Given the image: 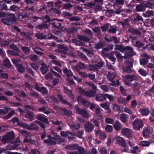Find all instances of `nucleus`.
Wrapping results in <instances>:
<instances>
[{
  "label": "nucleus",
  "instance_id": "obj_17",
  "mask_svg": "<svg viewBox=\"0 0 154 154\" xmlns=\"http://www.w3.org/2000/svg\"><path fill=\"white\" fill-rule=\"evenodd\" d=\"M87 68V67L85 66L83 63H79L77 66L74 67V69L77 71H79L80 69H84Z\"/></svg>",
  "mask_w": 154,
  "mask_h": 154
},
{
  "label": "nucleus",
  "instance_id": "obj_24",
  "mask_svg": "<svg viewBox=\"0 0 154 154\" xmlns=\"http://www.w3.org/2000/svg\"><path fill=\"white\" fill-rule=\"evenodd\" d=\"M119 116L121 120L123 122L125 123L126 122L127 117L126 114L122 113Z\"/></svg>",
  "mask_w": 154,
  "mask_h": 154
},
{
  "label": "nucleus",
  "instance_id": "obj_39",
  "mask_svg": "<svg viewBox=\"0 0 154 154\" xmlns=\"http://www.w3.org/2000/svg\"><path fill=\"white\" fill-rule=\"evenodd\" d=\"M115 77V75L113 73H109V74L107 76V79L110 81H112Z\"/></svg>",
  "mask_w": 154,
  "mask_h": 154
},
{
  "label": "nucleus",
  "instance_id": "obj_14",
  "mask_svg": "<svg viewBox=\"0 0 154 154\" xmlns=\"http://www.w3.org/2000/svg\"><path fill=\"white\" fill-rule=\"evenodd\" d=\"M20 125L22 126V127L29 130L36 129L37 128V127L36 125L34 124H31L30 126H29L28 124H21Z\"/></svg>",
  "mask_w": 154,
  "mask_h": 154
},
{
  "label": "nucleus",
  "instance_id": "obj_55",
  "mask_svg": "<svg viewBox=\"0 0 154 154\" xmlns=\"http://www.w3.org/2000/svg\"><path fill=\"white\" fill-rule=\"evenodd\" d=\"M31 67L34 69H38V66L34 63H31L30 64Z\"/></svg>",
  "mask_w": 154,
  "mask_h": 154
},
{
  "label": "nucleus",
  "instance_id": "obj_61",
  "mask_svg": "<svg viewBox=\"0 0 154 154\" xmlns=\"http://www.w3.org/2000/svg\"><path fill=\"white\" fill-rule=\"evenodd\" d=\"M78 146L77 145H75L68 146V148L70 149L73 150L76 149L78 148Z\"/></svg>",
  "mask_w": 154,
  "mask_h": 154
},
{
  "label": "nucleus",
  "instance_id": "obj_33",
  "mask_svg": "<svg viewBox=\"0 0 154 154\" xmlns=\"http://www.w3.org/2000/svg\"><path fill=\"white\" fill-rule=\"evenodd\" d=\"M150 144V142L147 141H142L140 143V145L143 146H148Z\"/></svg>",
  "mask_w": 154,
  "mask_h": 154
},
{
  "label": "nucleus",
  "instance_id": "obj_51",
  "mask_svg": "<svg viewBox=\"0 0 154 154\" xmlns=\"http://www.w3.org/2000/svg\"><path fill=\"white\" fill-rule=\"evenodd\" d=\"M22 49L23 51L26 54H29V53L30 50L27 47H22Z\"/></svg>",
  "mask_w": 154,
  "mask_h": 154
},
{
  "label": "nucleus",
  "instance_id": "obj_32",
  "mask_svg": "<svg viewBox=\"0 0 154 154\" xmlns=\"http://www.w3.org/2000/svg\"><path fill=\"white\" fill-rule=\"evenodd\" d=\"M78 37L79 39L85 41L87 42H88L89 41V38L87 37L81 35H78Z\"/></svg>",
  "mask_w": 154,
  "mask_h": 154
},
{
  "label": "nucleus",
  "instance_id": "obj_47",
  "mask_svg": "<svg viewBox=\"0 0 154 154\" xmlns=\"http://www.w3.org/2000/svg\"><path fill=\"white\" fill-rule=\"evenodd\" d=\"M57 97H58L60 99V100L62 101L63 103H66V104H68L69 103H68L67 101L66 100H65L63 99L62 98L60 94H58L57 95Z\"/></svg>",
  "mask_w": 154,
  "mask_h": 154
},
{
  "label": "nucleus",
  "instance_id": "obj_49",
  "mask_svg": "<svg viewBox=\"0 0 154 154\" xmlns=\"http://www.w3.org/2000/svg\"><path fill=\"white\" fill-rule=\"evenodd\" d=\"M89 68L91 70H94L97 69V68L95 65H89Z\"/></svg>",
  "mask_w": 154,
  "mask_h": 154
},
{
  "label": "nucleus",
  "instance_id": "obj_19",
  "mask_svg": "<svg viewBox=\"0 0 154 154\" xmlns=\"http://www.w3.org/2000/svg\"><path fill=\"white\" fill-rule=\"evenodd\" d=\"M42 67L41 68V71L43 74H45L48 71V67L47 65L44 63H42L41 64Z\"/></svg>",
  "mask_w": 154,
  "mask_h": 154
},
{
  "label": "nucleus",
  "instance_id": "obj_28",
  "mask_svg": "<svg viewBox=\"0 0 154 154\" xmlns=\"http://www.w3.org/2000/svg\"><path fill=\"white\" fill-rule=\"evenodd\" d=\"M136 9L138 11H143L145 10V6L142 5H139L136 7Z\"/></svg>",
  "mask_w": 154,
  "mask_h": 154
},
{
  "label": "nucleus",
  "instance_id": "obj_63",
  "mask_svg": "<svg viewBox=\"0 0 154 154\" xmlns=\"http://www.w3.org/2000/svg\"><path fill=\"white\" fill-rule=\"evenodd\" d=\"M116 3L118 5H123L124 4L123 0H116Z\"/></svg>",
  "mask_w": 154,
  "mask_h": 154
},
{
  "label": "nucleus",
  "instance_id": "obj_43",
  "mask_svg": "<svg viewBox=\"0 0 154 154\" xmlns=\"http://www.w3.org/2000/svg\"><path fill=\"white\" fill-rule=\"evenodd\" d=\"M14 110L11 111V112L7 116H5L4 117V119H8L10 118L13 115V114L14 113Z\"/></svg>",
  "mask_w": 154,
  "mask_h": 154
},
{
  "label": "nucleus",
  "instance_id": "obj_37",
  "mask_svg": "<svg viewBox=\"0 0 154 154\" xmlns=\"http://www.w3.org/2000/svg\"><path fill=\"white\" fill-rule=\"evenodd\" d=\"M138 147L137 146H135L131 148V153L134 154L137 152L138 151Z\"/></svg>",
  "mask_w": 154,
  "mask_h": 154
},
{
  "label": "nucleus",
  "instance_id": "obj_38",
  "mask_svg": "<svg viewBox=\"0 0 154 154\" xmlns=\"http://www.w3.org/2000/svg\"><path fill=\"white\" fill-rule=\"evenodd\" d=\"M144 41L148 43H149L150 41L154 42V37L151 36L150 37H147L145 38Z\"/></svg>",
  "mask_w": 154,
  "mask_h": 154
},
{
  "label": "nucleus",
  "instance_id": "obj_29",
  "mask_svg": "<svg viewBox=\"0 0 154 154\" xmlns=\"http://www.w3.org/2000/svg\"><path fill=\"white\" fill-rule=\"evenodd\" d=\"M100 106L103 108L108 110V111L107 112L109 111V104L108 103H104L101 104Z\"/></svg>",
  "mask_w": 154,
  "mask_h": 154
},
{
  "label": "nucleus",
  "instance_id": "obj_45",
  "mask_svg": "<svg viewBox=\"0 0 154 154\" xmlns=\"http://www.w3.org/2000/svg\"><path fill=\"white\" fill-rule=\"evenodd\" d=\"M105 100L106 98L108 99L109 100L112 101L113 99V97L111 95H109L108 94H105Z\"/></svg>",
  "mask_w": 154,
  "mask_h": 154
},
{
  "label": "nucleus",
  "instance_id": "obj_15",
  "mask_svg": "<svg viewBox=\"0 0 154 154\" xmlns=\"http://www.w3.org/2000/svg\"><path fill=\"white\" fill-rule=\"evenodd\" d=\"M77 100L79 103H83L85 107L88 106L89 105V102L82 99L81 97H78L77 98Z\"/></svg>",
  "mask_w": 154,
  "mask_h": 154
},
{
  "label": "nucleus",
  "instance_id": "obj_48",
  "mask_svg": "<svg viewBox=\"0 0 154 154\" xmlns=\"http://www.w3.org/2000/svg\"><path fill=\"white\" fill-rule=\"evenodd\" d=\"M45 78L46 79H52L53 78V76L51 73L49 72L45 75Z\"/></svg>",
  "mask_w": 154,
  "mask_h": 154
},
{
  "label": "nucleus",
  "instance_id": "obj_57",
  "mask_svg": "<svg viewBox=\"0 0 154 154\" xmlns=\"http://www.w3.org/2000/svg\"><path fill=\"white\" fill-rule=\"evenodd\" d=\"M10 47L11 49H13L14 51H17V52H18V49L16 45L14 44L11 45H10Z\"/></svg>",
  "mask_w": 154,
  "mask_h": 154
},
{
  "label": "nucleus",
  "instance_id": "obj_56",
  "mask_svg": "<svg viewBox=\"0 0 154 154\" xmlns=\"http://www.w3.org/2000/svg\"><path fill=\"white\" fill-rule=\"evenodd\" d=\"M125 112L128 113L130 115H131L133 113L132 111L130 109L127 108H125L124 109Z\"/></svg>",
  "mask_w": 154,
  "mask_h": 154
},
{
  "label": "nucleus",
  "instance_id": "obj_8",
  "mask_svg": "<svg viewBox=\"0 0 154 154\" xmlns=\"http://www.w3.org/2000/svg\"><path fill=\"white\" fill-rule=\"evenodd\" d=\"M61 135L63 137H66L67 136L69 139H72L74 138V136H75L76 134L75 132H73V133H71L69 132L62 131L60 133Z\"/></svg>",
  "mask_w": 154,
  "mask_h": 154
},
{
  "label": "nucleus",
  "instance_id": "obj_5",
  "mask_svg": "<svg viewBox=\"0 0 154 154\" xmlns=\"http://www.w3.org/2000/svg\"><path fill=\"white\" fill-rule=\"evenodd\" d=\"M79 91L81 94L89 97L93 96L96 93L95 91L94 90H91L90 92L85 91L81 88H79Z\"/></svg>",
  "mask_w": 154,
  "mask_h": 154
},
{
  "label": "nucleus",
  "instance_id": "obj_1",
  "mask_svg": "<svg viewBox=\"0 0 154 154\" xmlns=\"http://www.w3.org/2000/svg\"><path fill=\"white\" fill-rule=\"evenodd\" d=\"M115 50L117 49L121 52H125V56H122L120 53L116 50L115 51L116 56L118 59H123L127 58L129 57L132 56L134 55L133 53L132 48L129 46H127L125 48H124L121 45H117L115 46Z\"/></svg>",
  "mask_w": 154,
  "mask_h": 154
},
{
  "label": "nucleus",
  "instance_id": "obj_16",
  "mask_svg": "<svg viewBox=\"0 0 154 154\" xmlns=\"http://www.w3.org/2000/svg\"><path fill=\"white\" fill-rule=\"evenodd\" d=\"M85 128L86 130L88 132L92 131L94 128V126L90 123L88 122L85 126Z\"/></svg>",
  "mask_w": 154,
  "mask_h": 154
},
{
  "label": "nucleus",
  "instance_id": "obj_30",
  "mask_svg": "<svg viewBox=\"0 0 154 154\" xmlns=\"http://www.w3.org/2000/svg\"><path fill=\"white\" fill-rule=\"evenodd\" d=\"M117 100L119 103H122L125 105H127L128 103V102H126L125 100L123 98H119Z\"/></svg>",
  "mask_w": 154,
  "mask_h": 154
},
{
  "label": "nucleus",
  "instance_id": "obj_64",
  "mask_svg": "<svg viewBox=\"0 0 154 154\" xmlns=\"http://www.w3.org/2000/svg\"><path fill=\"white\" fill-rule=\"evenodd\" d=\"M79 154H85V150L84 149L82 148H79L78 149Z\"/></svg>",
  "mask_w": 154,
  "mask_h": 154
},
{
  "label": "nucleus",
  "instance_id": "obj_3",
  "mask_svg": "<svg viewBox=\"0 0 154 154\" xmlns=\"http://www.w3.org/2000/svg\"><path fill=\"white\" fill-rule=\"evenodd\" d=\"M132 66V60L129 59L125 60L123 66V70L127 73H130L131 71V68Z\"/></svg>",
  "mask_w": 154,
  "mask_h": 154
},
{
  "label": "nucleus",
  "instance_id": "obj_7",
  "mask_svg": "<svg viewBox=\"0 0 154 154\" xmlns=\"http://www.w3.org/2000/svg\"><path fill=\"white\" fill-rule=\"evenodd\" d=\"M14 137V134L12 131L6 134V136L3 137L2 140V143H5L8 142V139H11Z\"/></svg>",
  "mask_w": 154,
  "mask_h": 154
},
{
  "label": "nucleus",
  "instance_id": "obj_34",
  "mask_svg": "<svg viewBox=\"0 0 154 154\" xmlns=\"http://www.w3.org/2000/svg\"><path fill=\"white\" fill-rule=\"evenodd\" d=\"M53 26L57 28L60 29L61 27V24L60 23L59 21L57 20L53 23Z\"/></svg>",
  "mask_w": 154,
  "mask_h": 154
},
{
  "label": "nucleus",
  "instance_id": "obj_59",
  "mask_svg": "<svg viewBox=\"0 0 154 154\" xmlns=\"http://www.w3.org/2000/svg\"><path fill=\"white\" fill-rule=\"evenodd\" d=\"M119 82L118 80L117 81V83H116L114 81H112L110 83V85L112 86H116L117 85L118 86H119Z\"/></svg>",
  "mask_w": 154,
  "mask_h": 154
},
{
  "label": "nucleus",
  "instance_id": "obj_46",
  "mask_svg": "<svg viewBox=\"0 0 154 154\" xmlns=\"http://www.w3.org/2000/svg\"><path fill=\"white\" fill-rule=\"evenodd\" d=\"M100 88L105 92H107L109 91V88L105 85H103L100 86Z\"/></svg>",
  "mask_w": 154,
  "mask_h": 154
},
{
  "label": "nucleus",
  "instance_id": "obj_12",
  "mask_svg": "<svg viewBox=\"0 0 154 154\" xmlns=\"http://www.w3.org/2000/svg\"><path fill=\"white\" fill-rule=\"evenodd\" d=\"M85 5H87L88 6L92 8L95 9L96 11H100L102 9V7L100 6H96L95 5V3H89L88 4H85Z\"/></svg>",
  "mask_w": 154,
  "mask_h": 154
},
{
  "label": "nucleus",
  "instance_id": "obj_2",
  "mask_svg": "<svg viewBox=\"0 0 154 154\" xmlns=\"http://www.w3.org/2000/svg\"><path fill=\"white\" fill-rule=\"evenodd\" d=\"M16 18L14 14H10L8 17L6 18H3L2 19V22L5 24L7 25H10L16 21Z\"/></svg>",
  "mask_w": 154,
  "mask_h": 154
},
{
  "label": "nucleus",
  "instance_id": "obj_10",
  "mask_svg": "<svg viewBox=\"0 0 154 154\" xmlns=\"http://www.w3.org/2000/svg\"><path fill=\"white\" fill-rule=\"evenodd\" d=\"M48 137L49 139L44 140V142L45 143L50 145H54L56 143L57 141L56 139L54 137L51 138L50 136H48Z\"/></svg>",
  "mask_w": 154,
  "mask_h": 154
},
{
  "label": "nucleus",
  "instance_id": "obj_41",
  "mask_svg": "<svg viewBox=\"0 0 154 154\" xmlns=\"http://www.w3.org/2000/svg\"><path fill=\"white\" fill-rule=\"evenodd\" d=\"M140 74L143 76H146L147 73L146 71L143 69H141L138 70Z\"/></svg>",
  "mask_w": 154,
  "mask_h": 154
},
{
  "label": "nucleus",
  "instance_id": "obj_9",
  "mask_svg": "<svg viewBox=\"0 0 154 154\" xmlns=\"http://www.w3.org/2000/svg\"><path fill=\"white\" fill-rule=\"evenodd\" d=\"M143 57L146 59H141L140 60V63L141 65L146 64L148 62V59L150 58V56L147 55L146 54H144L142 55Z\"/></svg>",
  "mask_w": 154,
  "mask_h": 154
},
{
  "label": "nucleus",
  "instance_id": "obj_11",
  "mask_svg": "<svg viewBox=\"0 0 154 154\" xmlns=\"http://www.w3.org/2000/svg\"><path fill=\"white\" fill-rule=\"evenodd\" d=\"M121 132L123 135H124L126 137H131L132 136L130 130L128 128H126L123 129L121 130Z\"/></svg>",
  "mask_w": 154,
  "mask_h": 154
},
{
  "label": "nucleus",
  "instance_id": "obj_58",
  "mask_svg": "<svg viewBox=\"0 0 154 154\" xmlns=\"http://www.w3.org/2000/svg\"><path fill=\"white\" fill-rule=\"evenodd\" d=\"M36 36L38 38L40 39L45 38V36H43L42 34L40 33L37 34L36 35Z\"/></svg>",
  "mask_w": 154,
  "mask_h": 154
},
{
  "label": "nucleus",
  "instance_id": "obj_4",
  "mask_svg": "<svg viewBox=\"0 0 154 154\" xmlns=\"http://www.w3.org/2000/svg\"><path fill=\"white\" fill-rule=\"evenodd\" d=\"M133 128L136 130H139L143 126V123L141 119H135L133 122Z\"/></svg>",
  "mask_w": 154,
  "mask_h": 154
},
{
  "label": "nucleus",
  "instance_id": "obj_62",
  "mask_svg": "<svg viewBox=\"0 0 154 154\" xmlns=\"http://www.w3.org/2000/svg\"><path fill=\"white\" fill-rule=\"evenodd\" d=\"M17 91H18V94L19 96L25 97L26 95V94L23 91H21L20 92L19 90H17Z\"/></svg>",
  "mask_w": 154,
  "mask_h": 154
},
{
  "label": "nucleus",
  "instance_id": "obj_25",
  "mask_svg": "<svg viewBox=\"0 0 154 154\" xmlns=\"http://www.w3.org/2000/svg\"><path fill=\"white\" fill-rule=\"evenodd\" d=\"M63 72L66 76L68 77H69L72 75V73L71 71L69 70L66 68H64L63 70Z\"/></svg>",
  "mask_w": 154,
  "mask_h": 154
},
{
  "label": "nucleus",
  "instance_id": "obj_18",
  "mask_svg": "<svg viewBox=\"0 0 154 154\" xmlns=\"http://www.w3.org/2000/svg\"><path fill=\"white\" fill-rule=\"evenodd\" d=\"M35 88L37 90L39 91L43 94H46L47 93L46 89L44 87H40L37 85H36Z\"/></svg>",
  "mask_w": 154,
  "mask_h": 154
},
{
  "label": "nucleus",
  "instance_id": "obj_22",
  "mask_svg": "<svg viewBox=\"0 0 154 154\" xmlns=\"http://www.w3.org/2000/svg\"><path fill=\"white\" fill-rule=\"evenodd\" d=\"M105 39L108 42L113 41L116 43L118 42L117 38L115 37H109L106 36L105 37Z\"/></svg>",
  "mask_w": 154,
  "mask_h": 154
},
{
  "label": "nucleus",
  "instance_id": "obj_50",
  "mask_svg": "<svg viewBox=\"0 0 154 154\" xmlns=\"http://www.w3.org/2000/svg\"><path fill=\"white\" fill-rule=\"evenodd\" d=\"M105 122L107 123H109L112 124L114 122L113 120L110 118H108L106 119Z\"/></svg>",
  "mask_w": 154,
  "mask_h": 154
},
{
  "label": "nucleus",
  "instance_id": "obj_26",
  "mask_svg": "<svg viewBox=\"0 0 154 154\" xmlns=\"http://www.w3.org/2000/svg\"><path fill=\"white\" fill-rule=\"evenodd\" d=\"M37 119L39 120L42 121L45 123L47 124L48 123V119L43 117L41 115H38L37 116Z\"/></svg>",
  "mask_w": 154,
  "mask_h": 154
},
{
  "label": "nucleus",
  "instance_id": "obj_53",
  "mask_svg": "<svg viewBox=\"0 0 154 154\" xmlns=\"http://www.w3.org/2000/svg\"><path fill=\"white\" fill-rule=\"evenodd\" d=\"M10 43V41L9 40H8L2 41L1 43V45L2 46H5L8 45Z\"/></svg>",
  "mask_w": 154,
  "mask_h": 154
},
{
  "label": "nucleus",
  "instance_id": "obj_36",
  "mask_svg": "<svg viewBox=\"0 0 154 154\" xmlns=\"http://www.w3.org/2000/svg\"><path fill=\"white\" fill-rule=\"evenodd\" d=\"M4 65L7 67H9L10 66L11 64L10 61L8 59H6L4 60Z\"/></svg>",
  "mask_w": 154,
  "mask_h": 154
},
{
  "label": "nucleus",
  "instance_id": "obj_23",
  "mask_svg": "<svg viewBox=\"0 0 154 154\" xmlns=\"http://www.w3.org/2000/svg\"><path fill=\"white\" fill-rule=\"evenodd\" d=\"M105 94H99L96 95V100L97 101H102L105 100Z\"/></svg>",
  "mask_w": 154,
  "mask_h": 154
},
{
  "label": "nucleus",
  "instance_id": "obj_54",
  "mask_svg": "<svg viewBox=\"0 0 154 154\" xmlns=\"http://www.w3.org/2000/svg\"><path fill=\"white\" fill-rule=\"evenodd\" d=\"M70 128L72 129L75 130L79 128V125L78 124L72 125L70 126Z\"/></svg>",
  "mask_w": 154,
  "mask_h": 154
},
{
  "label": "nucleus",
  "instance_id": "obj_13",
  "mask_svg": "<svg viewBox=\"0 0 154 154\" xmlns=\"http://www.w3.org/2000/svg\"><path fill=\"white\" fill-rule=\"evenodd\" d=\"M77 112L79 114L81 115L85 118H88L89 116L88 114L85 110L80 109L79 108H77L76 109Z\"/></svg>",
  "mask_w": 154,
  "mask_h": 154
},
{
  "label": "nucleus",
  "instance_id": "obj_6",
  "mask_svg": "<svg viewBox=\"0 0 154 154\" xmlns=\"http://www.w3.org/2000/svg\"><path fill=\"white\" fill-rule=\"evenodd\" d=\"M116 140L119 145L124 148V151L127 152L129 150V149L126 146L125 142L122 138L119 137L116 138Z\"/></svg>",
  "mask_w": 154,
  "mask_h": 154
},
{
  "label": "nucleus",
  "instance_id": "obj_60",
  "mask_svg": "<svg viewBox=\"0 0 154 154\" xmlns=\"http://www.w3.org/2000/svg\"><path fill=\"white\" fill-rule=\"evenodd\" d=\"M103 46V44L102 43H100L96 44L95 46V48L96 49H99L101 48Z\"/></svg>",
  "mask_w": 154,
  "mask_h": 154
},
{
  "label": "nucleus",
  "instance_id": "obj_27",
  "mask_svg": "<svg viewBox=\"0 0 154 154\" xmlns=\"http://www.w3.org/2000/svg\"><path fill=\"white\" fill-rule=\"evenodd\" d=\"M60 111L61 112V114H65L67 115H71L72 112L71 111L66 109H60Z\"/></svg>",
  "mask_w": 154,
  "mask_h": 154
},
{
  "label": "nucleus",
  "instance_id": "obj_52",
  "mask_svg": "<svg viewBox=\"0 0 154 154\" xmlns=\"http://www.w3.org/2000/svg\"><path fill=\"white\" fill-rule=\"evenodd\" d=\"M10 9L13 11H15L19 10V8L15 5H12L10 7Z\"/></svg>",
  "mask_w": 154,
  "mask_h": 154
},
{
  "label": "nucleus",
  "instance_id": "obj_42",
  "mask_svg": "<svg viewBox=\"0 0 154 154\" xmlns=\"http://www.w3.org/2000/svg\"><path fill=\"white\" fill-rule=\"evenodd\" d=\"M125 79L129 81H132L134 80V78L133 76L130 75H127L125 76Z\"/></svg>",
  "mask_w": 154,
  "mask_h": 154
},
{
  "label": "nucleus",
  "instance_id": "obj_44",
  "mask_svg": "<svg viewBox=\"0 0 154 154\" xmlns=\"http://www.w3.org/2000/svg\"><path fill=\"white\" fill-rule=\"evenodd\" d=\"M112 129V127L111 125H107L105 128V130L109 132H111Z\"/></svg>",
  "mask_w": 154,
  "mask_h": 154
},
{
  "label": "nucleus",
  "instance_id": "obj_21",
  "mask_svg": "<svg viewBox=\"0 0 154 154\" xmlns=\"http://www.w3.org/2000/svg\"><path fill=\"white\" fill-rule=\"evenodd\" d=\"M140 112L143 116H147L149 113V110L146 108H143L141 109Z\"/></svg>",
  "mask_w": 154,
  "mask_h": 154
},
{
  "label": "nucleus",
  "instance_id": "obj_31",
  "mask_svg": "<svg viewBox=\"0 0 154 154\" xmlns=\"http://www.w3.org/2000/svg\"><path fill=\"white\" fill-rule=\"evenodd\" d=\"M149 135V131L148 129H144L143 131V135L144 137L147 138L148 137Z\"/></svg>",
  "mask_w": 154,
  "mask_h": 154
},
{
  "label": "nucleus",
  "instance_id": "obj_20",
  "mask_svg": "<svg viewBox=\"0 0 154 154\" xmlns=\"http://www.w3.org/2000/svg\"><path fill=\"white\" fill-rule=\"evenodd\" d=\"M113 127L116 131H119L122 128V125L119 121H116L113 125Z\"/></svg>",
  "mask_w": 154,
  "mask_h": 154
},
{
  "label": "nucleus",
  "instance_id": "obj_35",
  "mask_svg": "<svg viewBox=\"0 0 154 154\" xmlns=\"http://www.w3.org/2000/svg\"><path fill=\"white\" fill-rule=\"evenodd\" d=\"M17 67L19 72H22L24 71V69L21 65H17Z\"/></svg>",
  "mask_w": 154,
  "mask_h": 154
},
{
  "label": "nucleus",
  "instance_id": "obj_40",
  "mask_svg": "<svg viewBox=\"0 0 154 154\" xmlns=\"http://www.w3.org/2000/svg\"><path fill=\"white\" fill-rule=\"evenodd\" d=\"M65 91L66 92V94L68 95L69 97H70L72 99L73 98L74 95L72 93L71 91L67 89H66L65 90Z\"/></svg>",
  "mask_w": 154,
  "mask_h": 154
}]
</instances>
